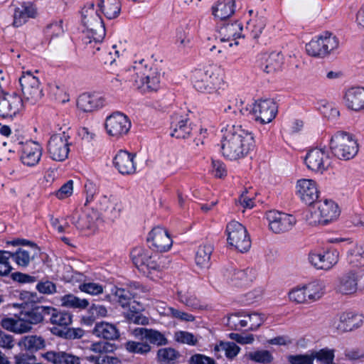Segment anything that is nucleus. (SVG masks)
I'll list each match as a JSON object with an SVG mask.
<instances>
[{
    "label": "nucleus",
    "mask_w": 364,
    "mask_h": 364,
    "mask_svg": "<svg viewBox=\"0 0 364 364\" xmlns=\"http://www.w3.org/2000/svg\"><path fill=\"white\" fill-rule=\"evenodd\" d=\"M221 149L223 156L230 161L243 159L253 151L254 136L241 125H227L221 130Z\"/></svg>",
    "instance_id": "obj_1"
},
{
    "label": "nucleus",
    "mask_w": 364,
    "mask_h": 364,
    "mask_svg": "<svg viewBox=\"0 0 364 364\" xmlns=\"http://www.w3.org/2000/svg\"><path fill=\"white\" fill-rule=\"evenodd\" d=\"M82 23L85 27V43L90 48L96 47L100 50V45L105 36V28L100 15L93 3H89L82 9Z\"/></svg>",
    "instance_id": "obj_2"
},
{
    "label": "nucleus",
    "mask_w": 364,
    "mask_h": 364,
    "mask_svg": "<svg viewBox=\"0 0 364 364\" xmlns=\"http://www.w3.org/2000/svg\"><path fill=\"white\" fill-rule=\"evenodd\" d=\"M133 80L144 92L156 91L159 87L160 73L156 65L150 60H142L133 67Z\"/></svg>",
    "instance_id": "obj_3"
},
{
    "label": "nucleus",
    "mask_w": 364,
    "mask_h": 364,
    "mask_svg": "<svg viewBox=\"0 0 364 364\" xmlns=\"http://www.w3.org/2000/svg\"><path fill=\"white\" fill-rule=\"evenodd\" d=\"M329 146L332 154L340 160L353 159L358 152V144L355 136L345 131H338L332 135Z\"/></svg>",
    "instance_id": "obj_4"
},
{
    "label": "nucleus",
    "mask_w": 364,
    "mask_h": 364,
    "mask_svg": "<svg viewBox=\"0 0 364 364\" xmlns=\"http://www.w3.org/2000/svg\"><path fill=\"white\" fill-rule=\"evenodd\" d=\"M131 256L134 265L148 277L151 279L159 277L160 265L157 262L156 254L150 250L137 247L132 250Z\"/></svg>",
    "instance_id": "obj_5"
},
{
    "label": "nucleus",
    "mask_w": 364,
    "mask_h": 364,
    "mask_svg": "<svg viewBox=\"0 0 364 364\" xmlns=\"http://www.w3.org/2000/svg\"><path fill=\"white\" fill-rule=\"evenodd\" d=\"M339 210L337 204L332 200L316 201L309 208V214L306 216L309 223L312 225L326 224L338 218Z\"/></svg>",
    "instance_id": "obj_6"
},
{
    "label": "nucleus",
    "mask_w": 364,
    "mask_h": 364,
    "mask_svg": "<svg viewBox=\"0 0 364 364\" xmlns=\"http://www.w3.org/2000/svg\"><path fill=\"white\" fill-rule=\"evenodd\" d=\"M228 243L240 252H247L251 247V241L246 228L240 223L231 221L226 227Z\"/></svg>",
    "instance_id": "obj_7"
},
{
    "label": "nucleus",
    "mask_w": 364,
    "mask_h": 364,
    "mask_svg": "<svg viewBox=\"0 0 364 364\" xmlns=\"http://www.w3.org/2000/svg\"><path fill=\"white\" fill-rule=\"evenodd\" d=\"M70 136L65 132L53 134L47 146L49 157L55 161H63L68 157L70 151Z\"/></svg>",
    "instance_id": "obj_8"
},
{
    "label": "nucleus",
    "mask_w": 364,
    "mask_h": 364,
    "mask_svg": "<svg viewBox=\"0 0 364 364\" xmlns=\"http://www.w3.org/2000/svg\"><path fill=\"white\" fill-rule=\"evenodd\" d=\"M242 26L237 23H226L220 27L217 40L219 42H225L233 38L234 43H229L227 46H223L224 50L236 49L238 46L245 43V35L242 33Z\"/></svg>",
    "instance_id": "obj_9"
},
{
    "label": "nucleus",
    "mask_w": 364,
    "mask_h": 364,
    "mask_svg": "<svg viewBox=\"0 0 364 364\" xmlns=\"http://www.w3.org/2000/svg\"><path fill=\"white\" fill-rule=\"evenodd\" d=\"M359 273L355 269L344 272L337 277L335 291L342 296H353L358 291Z\"/></svg>",
    "instance_id": "obj_10"
},
{
    "label": "nucleus",
    "mask_w": 364,
    "mask_h": 364,
    "mask_svg": "<svg viewBox=\"0 0 364 364\" xmlns=\"http://www.w3.org/2000/svg\"><path fill=\"white\" fill-rule=\"evenodd\" d=\"M266 218L269 230L276 234L291 230L296 223V220L293 215L276 210L268 211Z\"/></svg>",
    "instance_id": "obj_11"
},
{
    "label": "nucleus",
    "mask_w": 364,
    "mask_h": 364,
    "mask_svg": "<svg viewBox=\"0 0 364 364\" xmlns=\"http://www.w3.org/2000/svg\"><path fill=\"white\" fill-rule=\"evenodd\" d=\"M105 127L109 136L119 138L128 133L131 122L126 115L117 112L107 117Z\"/></svg>",
    "instance_id": "obj_12"
},
{
    "label": "nucleus",
    "mask_w": 364,
    "mask_h": 364,
    "mask_svg": "<svg viewBox=\"0 0 364 364\" xmlns=\"http://www.w3.org/2000/svg\"><path fill=\"white\" fill-rule=\"evenodd\" d=\"M24 100L31 104L36 103L42 97V89L37 77L31 72L25 73L19 79Z\"/></svg>",
    "instance_id": "obj_13"
},
{
    "label": "nucleus",
    "mask_w": 364,
    "mask_h": 364,
    "mask_svg": "<svg viewBox=\"0 0 364 364\" xmlns=\"http://www.w3.org/2000/svg\"><path fill=\"white\" fill-rule=\"evenodd\" d=\"M277 107L272 100L256 101L252 107V114L262 124L271 122L276 117Z\"/></svg>",
    "instance_id": "obj_14"
},
{
    "label": "nucleus",
    "mask_w": 364,
    "mask_h": 364,
    "mask_svg": "<svg viewBox=\"0 0 364 364\" xmlns=\"http://www.w3.org/2000/svg\"><path fill=\"white\" fill-rule=\"evenodd\" d=\"M21 98L15 93L5 92L0 96V117L11 118L22 106Z\"/></svg>",
    "instance_id": "obj_15"
},
{
    "label": "nucleus",
    "mask_w": 364,
    "mask_h": 364,
    "mask_svg": "<svg viewBox=\"0 0 364 364\" xmlns=\"http://www.w3.org/2000/svg\"><path fill=\"white\" fill-rule=\"evenodd\" d=\"M135 157L134 153L119 150L113 159L114 166L122 175H133L136 171Z\"/></svg>",
    "instance_id": "obj_16"
},
{
    "label": "nucleus",
    "mask_w": 364,
    "mask_h": 364,
    "mask_svg": "<svg viewBox=\"0 0 364 364\" xmlns=\"http://www.w3.org/2000/svg\"><path fill=\"white\" fill-rule=\"evenodd\" d=\"M304 161L307 168L314 172L322 173L329 165L328 154L321 149L310 150Z\"/></svg>",
    "instance_id": "obj_17"
},
{
    "label": "nucleus",
    "mask_w": 364,
    "mask_h": 364,
    "mask_svg": "<svg viewBox=\"0 0 364 364\" xmlns=\"http://www.w3.org/2000/svg\"><path fill=\"white\" fill-rule=\"evenodd\" d=\"M363 324V316L353 311H343L338 315L334 325L341 332H348L358 328Z\"/></svg>",
    "instance_id": "obj_18"
},
{
    "label": "nucleus",
    "mask_w": 364,
    "mask_h": 364,
    "mask_svg": "<svg viewBox=\"0 0 364 364\" xmlns=\"http://www.w3.org/2000/svg\"><path fill=\"white\" fill-rule=\"evenodd\" d=\"M147 241L151 244L156 251L161 252L168 250L173 242L168 231L161 227L152 229L149 234Z\"/></svg>",
    "instance_id": "obj_19"
},
{
    "label": "nucleus",
    "mask_w": 364,
    "mask_h": 364,
    "mask_svg": "<svg viewBox=\"0 0 364 364\" xmlns=\"http://www.w3.org/2000/svg\"><path fill=\"white\" fill-rule=\"evenodd\" d=\"M41 146L33 141H26L22 146L21 160L27 166H34L38 164L42 156Z\"/></svg>",
    "instance_id": "obj_20"
},
{
    "label": "nucleus",
    "mask_w": 364,
    "mask_h": 364,
    "mask_svg": "<svg viewBox=\"0 0 364 364\" xmlns=\"http://www.w3.org/2000/svg\"><path fill=\"white\" fill-rule=\"evenodd\" d=\"M205 74L211 82L213 95H220L227 87L225 74L220 66L212 65L205 70Z\"/></svg>",
    "instance_id": "obj_21"
},
{
    "label": "nucleus",
    "mask_w": 364,
    "mask_h": 364,
    "mask_svg": "<svg viewBox=\"0 0 364 364\" xmlns=\"http://www.w3.org/2000/svg\"><path fill=\"white\" fill-rule=\"evenodd\" d=\"M103 223L101 214L95 209H92L85 215L80 217L74 222L76 228L81 230H90L95 232L99 228V225Z\"/></svg>",
    "instance_id": "obj_22"
},
{
    "label": "nucleus",
    "mask_w": 364,
    "mask_h": 364,
    "mask_svg": "<svg viewBox=\"0 0 364 364\" xmlns=\"http://www.w3.org/2000/svg\"><path fill=\"white\" fill-rule=\"evenodd\" d=\"M297 192L301 199L310 206L318 198V191L316 183L311 179H301L297 181Z\"/></svg>",
    "instance_id": "obj_23"
},
{
    "label": "nucleus",
    "mask_w": 364,
    "mask_h": 364,
    "mask_svg": "<svg viewBox=\"0 0 364 364\" xmlns=\"http://www.w3.org/2000/svg\"><path fill=\"white\" fill-rule=\"evenodd\" d=\"M309 261L317 269L323 270H328L337 263V259L330 252H311L309 255Z\"/></svg>",
    "instance_id": "obj_24"
},
{
    "label": "nucleus",
    "mask_w": 364,
    "mask_h": 364,
    "mask_svg": "<svg viewBox=\"0 0 364 364\" xmlns=\"http://www.w3.org/2000/svg\"><path fill=\"white\" fill-rule=\"evenodd\" d=\"M132 334L136 338L149 341L150 343L163 346L167 343V339L161 332L146 328H136L133 330Z\"/></svg>",
    "instance_id": "obj_25"
},
{
    "label": "nucleus",
    "mask_w": 364,
    "mask_h": 364,
    "mask_svg": "<svg viewBox=\"0 0 364 364\" xmlns=\"http://www.w3.org/2000/svg\"><path fill=\"white\" fill-rule=\"evenodd\" d=\"M347 107L353 110L364 109V88L351 87L348 89L344 97Z\"/></svg>",
    "instance_id": "obj_26"
},
{
    "label": "nucleus",
    "mask_w": 364,
    "mask_h": 364,
    "mask_svg": "<svg viewBox=\"0 0 364 364\" xmlns=\"http://www.w3.org/2000/svg\"><path fill=\"white\" fill-rule=\"evenodd\" d=\"M338 241H346L349 245H351L350 248L346 253L347 262L353 267H364V247L353 243L349 239L340 238L337 239Z\"/></svg>",
    "instance_id": "obj_27"
},
{
    "label": "nucleus",
    "mask_w": 364,
    "mask_h": 364,
    "mask_svg": "<svg viewBox=\"0 0 364 364\" xmlns=\"http://www.w3.org/2000/svg\"><path fill=\"white\" fill-rule=\"evenodd\" d=\"M18 346L25 351L33 354L46 348V343L45 339L37 335H28L22 337Z\"/></svg>",
    "instance_id": "obj_28"
},
{
    "label": "nucleus",
    "mask_w": 364,
    "mask_h": 364,
    "mask_svg": "<svg viewBox=\"0 0 364 364\" xmlns=\"http://www.w3.org/2000/svg\"><path fill=\"white\" fill-rule=\"evenodd\" d=\"M41 356L53 364H80V358L65 351H48Z\"/></svg>",
    "instance_id": "obj_29"
},
{
    "label": "nucleus",
    "mask_w": 364,
    "mask_h": 364,
    "mask_svg": "<svg viewBox=\"0 0 364 364\" xmlns=\"http://www.w3.org/2000/svg\"><path fill=\"white\" fill-rule=\"evenodd\" d=\"M92 333L97 337L105 340H115L119 337V332L116 326L105 321L97 323L92 330Z\"/></svg>",
    "instance_id": "obj_30"
},
{
    "label": "nucleus",
    "mask_w": 364,
    "mask_h": 364,
    "mask_svg": "<svg viewBox=\"0 0 364 364\" xmlns=\"http://www.w3.org/2000/svg\"><path fill=\"white\" fill-rule=\"evenodd\" d=\"M234 6V0H220L212 6V14L215 18L223 21L233 15Z\"/></svg>",
    "instance_id": "obj_31"
},
{
    "label": "nucleus",
    "mask_w": 364,
    "mask_h": 364,
    "mask_svg": "<svg viewBox=\"0 0 364 364\" xmlns=\"http://www.w3.org/2000/svg\"><path fill=\"white\" fill-rule=\"evenodd\" d=\"M104 99L96 95L84 93L77 102V107L83 112H91L103 105Z\"/></svg>",
    "instance_id": "obj_32"
},
{
    "label": "nucleus",
    "mask_w": 364,
    "mask_h": 364,
    "mask_svg": "<svg viewBox=\"0 0 364 364\" xmlns=\"http://www.w3.org/2000/svg\"><path fill=\"white\" fill-rule=\"evenodd\" d=\"M36 10L30 4H23L21 6L15 9L14 14L13 26L19 27L26 23L29 18H34Z\"/></svg>",
    "instance_id": "obj_33"
},
{
    "label": "nucleus",
    "mask_w": 364,
    "mask_h": 364,
    "mask_svg": "<svg viewBox=\"0 0 364 364\" xmlns=\"http://www.w3.org/2000/svg\"><path fill=\"white\" fill-rule=\"evenodd\" d=\"M50 306H36L28 311H21L23 317L27 319L31 326L42 322L49 314Z\"/></svg>",
    "instance_id": "obj_34"
},
{
    "label": "nucleus",
    "mask_w": 364,
    "mask_h": 364,
    "mask_svg": "<svg viewBox=\"0 0 364 364\" xmlns=\"http://www.w3.org/2000/svg\"><path fill=\"white\" fill-rule=\"evenodd\" d=\"M97 6L102 13L109 19L117 18L121 11L119 0H98Z\"/></svg>",
    "instance_id": "obj_35"
},
{
    "label": "nucleus",
    "mask_w": 364,
    "mask_h": 364,
    "mask_svg": "<svg viewBox=\"0 0 364 364\" xmlns=\"http://www.w3.org/2000/svg\"><path fill=\"white\" fill-rule=\"evenodd\" d=\"M213 247L210 244L200 245L196 252L195 262L200 269L208 268L210 264V256Z\"/></svg>",
    "instance_id": "obj_36"
},
{
    "label": "nucleus",
    "mask_w": 364,
    "mask_h": 364,
    "mask_svg": "<svg viewBox=\"0 0 364 364\" xmlns=\"http://www.w3.org/2000/svg\"><path fill=\"white\" fill-rule=\"evenodd\" d=\"M304 286L308 300L316 301L325 294V284L321 281H314Z\"/></svg>",
    "instance_id": "obj_37"
},
{
    "label": "nucleus",
    "mask_w": 364,
    "mask_h": 364,
    "mask_svg": "<svg viewBox=\"0 0 364 364\" xmlns=\"http://www.w3.org/2000/svg\"><path fill=\"white\" fill-rule=\"evenodd\" d=\"M39 250L35 245L31 251L20 248L16 252L12 253L11 257H13L19 266H27L31 259H34L38 254Z\"/></svg>",
    "instance_id": "obj_38"
},
{
    "label": "nucleus",
    "mask_w": 364,
    "mask_h": 364,
    "mask_svg": "<svg viewBox=\"0 0 364 364\" xmlns=\"http://www.w3.org/2000/svg\"><path fill=\"white\" fill-rule=\"evenodd\" d=\"M265 26V18L258 12H256L255 16L247 22V28L250 31L254 38L259 37Z\"/></svg>",
    "instance_id": "obj_39"
},
{
    "label": "nucleus",
    "mask_w": 364,
    "mask_h": 364,
    "mask_svg": "<svg viewBox=\"0 0 364 364\" xmlns=\"http://www.w3.org/2000/svg\"><path fill=\"white\" fill-rule=\"evenodd\" d=\"M306 50L309 55L314 57L323 58L330 53L328 49H326L319 36L306 45Z\"/></svg>",
    "instance_id": "obj_40"
},
{
    "label": "nucleus",
    "mask_w": 364,
    "mask_h": 364,
    "mask_svg": "<svg viewBox=\"0 0 364 364\" xmlns=\"http://www.w3.org/2000/svg\"><path fill=\"white\" fill-rule=\"evenodd\" d=\"M48 316L51 323L59 326H68L72 323V316L65 311H59L57 309L50 307Z\"/></svg>",
    "instance_id": "obj_41"
},
{
    "label": "nucleus",
    "mask_w": 364,
    "mask_h": 364,
    "mask_svg": "<svg viewBox=\"0 0 364 364\" xmlns=\"http://www.w3.org/2000/svg\"><path fill=\"white\" fill-rule=\"evenodd\" d=\"M97 203L101 210L109 214L112 213L117 206V200L112 195H99L97 196Z\"/></svg>",
    "instance_id": "obj_42"
},
{
    "label": "nucleus",
    "mask_w": 364,
    "mask_h": 364,
    "mask_svg": "<svg viewBox=\"0 0 364 364\" xmlns=\"http://www.w3.org/2000/svg\"><path fill=\"white\" fill-rule=\"evenodd\" d=\"M61 301L63 306L70 308L85 309L89 304L87 299H81L73 294L64 296Z\"/></svg>",
    "instance_id": "obj_43"
},
{
    "label": "nucleus",
    "mask_w": 364,
    "mask_h": 364,
    "mask_svg": "<svg viewBox=\"0 0 364 364\" xmlns=\"http://www.w3.org/2000/svg\"><path fill=\"white\" fill-rule=\"evenodd\" d=\"M312 362L316 359L323 364H330L334 358V350L328 348H323L319 350L312 351L311 353Z\"/></svg>",
    "instance_id": "obj_44"
},
{
    "label": "nucleus",
    "mask_w": 364,
    "mask_h": 364,
    "mask_svg": "<svg viewBox=\"0 0 364 364\" xmlns=\"http://www.w3.org/2000/svg\"><path fill=\"white\" fill-rule=\"evenodd\" d=\"M247 356L255 362L263 364L270 363L273 360L271 353L266 350L250 352Z\"/></svg>",
    "instance_id": "obj_45"
},
{
    "label": "nucleus",
    "mask_w": 364,
    "mask_h": 364,
    "mask_svg": "<svg viewBox=\"0 0 364 364\" xmlns=\"http://www.w3.org/2000/svg\"><path fill=\"white\" fill-rule=\"evenodd\" d=\"M323 44L325 45L326 49L329 53L336 49L338 46V40L336 36L329 31H325L319 35Z\"/></svg>",
    "instance_id": "obj_46"
},
{
    "label": "nucleus",
    "mask_w": 364,
    "mask_h": 364,
    "mask_svg": "<svg viewBox=\"0 0 364 364\" xmlns=\"http://www.w3.org/2000/svg\"><path fill=\"white\" fill-rule=\"evenodd\" d=\"M210 80L206 75L205 71L203 76L194 81V87L199 92L213 95V90Z\"/></svg>",
    "instance_id": "obj_47"
},
{
    "label": "nucleus",
    "mask_w": 364,
    "mask_h": 364,
    "mask_svg": "<svg viewBox=\"0 0 364 364\" xmlns=\"http://www.w3.org/2000/svg\"><path fill=\"white\" fill-rule=\"evenodd\" d=\"M283 62V55L281 53H272L267 60L265 71L269 73L278 70Z\"/></svg>",
    "instance_id": "obj_48"
},
{
    "label": "nucleus",
    "mask_w": 364,
    "mask_h": 364,
    "mask_svg": "<svg viewBox=\"0 0 364 364\" xmlns=\"http://www.w3.org/2000/svg\"><path fill=\"white\" fill-rule=\"evenodd\" d=\"M289 298L291 301L297 304L306 303L309 301L304 286L297 287L291 289L289 293Z\"/></svg>",
    "instance_id": "obj_49"
},
{
    "label": "nucleus",
    "mask_w": 364,
    "mask_h": 364,
    "mask_svg": "<svg viewBox=\"0 0 364 364\" xmlns=\"http://www.w3.org/2000/svg\"><path fill=\"white\" fill-rule=\"evenodd\" d=\"M250 279L248 270H237L235 271L230 278V282L232 286L240 287L247 282Z\"/></svg>",
    "instance_id": "obj_50"
},
{
    "label": "nucleus",
    "mask_w": 364,
    "mask_h": 364,
    "mask_svg": "<svg viewBox=\"0 0 364 364\" xmlns=\"http://www.w3.org/2000/svg\"><path fill=\"white\" fill-rule=\"evenodd\" d=\"M126 349L130 352L138 354H146L151 350V347L147 343L128 341L125 344Z\"/></svg>",
    "instance_id": "obj_51"
},
{
    "label": "nucleus",
    "mask_w": 364,
    "mask_h": 364,
    "mask_svg": "<svg viewBox=\"0 0 364 364\" xmlns=\"http://www.w3.org/2000/svg\"><path fill=\"white\" fill-rule=\"evenodd\" d=\"M215 350H224L226 356L229 358L235 357L240 351V348L235 343L221 342L220 346L215 348Z\"/></svg>",
    "instance_id": "obj_52"
},
{
    "label": "nucleus",
    "mask_w": 364,
    "mask_h": 364,
    "mask_svg": "<svg viewBox=\"0 0 364 364\" xmlns=\"http://www.w3.org/2000/svg\"><path fill=\"white\" fill-rule=\"evenodd\" d=\"M188 119H182L176 125L173 132L171 134L173 136L178 139H185L190 134L191 128L187 126Z\"/></svg>",
    "instance_id": "obj_53"
},
{
    "label": "nucleus",
    "mask_w": 364,
    "mask_h": 364,
    "mask_svg": "<svg viewBox=\"0 0 364 364\" xmlns=\"http://www.w3.org/2000/svg\"><path fill=\"white\" fill-rule=\"evenodd\" d=\"M32 326L29 322L23 317L21 312L18 318L16 319L14 326V333L23 334L31 331Z\"/></svg>",
    "instance_id": "obj_54"
},
{
    "label": "nucleus",
    "mask_w": 364,
    "mask_h": 364,
    "mask_svg": "<svg viewBox=\"0 0 364 364\" xmlns=\"http://www.w3.org/2000/svg\"><path fill=\"white\" fill-rule=\"evenodd\" d=\"M114 296L117 301L123 307L129 306L133 295L129 290L124 289H117L115 291Z\"/></svg>",
    "instance_id": "obj_55"
},
{
    "label": "nucleus",
    "mask_w": 364,
    "mask_h": 364,
    "mask_svg": "<svg viewBox=\"0 0 364 364\" xmlns=\"http://www.w3.org/2000/svg\"><path fill=\"white\" fill-rule=\"evenodd\" d=\"M113 346L111 343L105 341L92 343L90 347L91 351L100 354L99 355L112 352L113 351Z\"/></svg>",
    "instance_id": "obj_56"
},
{
    "label": "nucleus",
    "mask_w": 364,
    "mask_h": 364,
    "mask_svg": "<svg viewBox=\"0 0 364 364\" xmlns=\"http://www.w3.org/2000/svg\"><path fill=\"white\" fill-rule=\"evenodd\" d=\"M11 255L10 252L0 251V275H6L11 272V267L9 259Z\"/></svg>",
    "instance_id": "obj_57"
},
{
    "label": "nucleus",
    "mask_w": 364,
    "mask_h": 364,
    "mask_svg": "<svg viewBox=\"0 0 364 364\" xmlns=\"http://www.w3.org/2000/svg\"><path fill=\"white\" fill-rule=\"evenodd\" d=\"M119 57V50L116 49V46H113L112 50L105 57L104 63L111 71H116V59Z\"/></svg>",
    "instance_id": "obj_58"
},
{
    "label": "nucleus",
    "mask_w": 364,
    "mask_h": 364,
    "mask_svg": "<svg viewBox=\"0 0 364 364\" xmlns=\"http://www.w3.org/2000/svg\"><path fill=\"white\" fill-rule=\"evenodd\" d=\"M14 360L15 364H35L37 358L34 354L26 351L15 355Z\"/></svg>",
    "instance_id": "obj_59"
},
{
    "label": "nucleus",
    "mask_w": 364,
    "mask_h": 364,
    "mask_svg": "<svg viewBox=\"0 0 364 364\" xmlns=\"http://www.w3.org/2000/svg\"><path fill=\"white\" fill-rule=\"evenodd\" d=\"M37 290L44 294H52L56 292L57 287L53 282L45 279L41 281L36 286Z\"/></svg>",
    "instance_id": "obj_60"
},
{
    "label": "nucleus",
    "mask_w": 364,
    "mask_h": 364,
    "mask_svg": "<svg viewBox=\"0 0 364 364\" xmlns=\"http://www.w3.org/2000/svg\"><path fill=\"white\" fill-rule=\"evenodd\" d=\"M178 355V353L171 348H162L158 351L159 358L162 361H166L168 363L175 360Z\"/></svg>",
    "instance_id": "obj_61"
},
{
    "label": "nucleus",
    "mask_w": 364,
    "mask_h": 364,
    "mask_svg": "<svg viewBox=\"0 0 364 364\" xmlns=\"http://www.w3.org/2000/svg\"><path fill=\"white\" fill-rule=\"evenodd\" d=\"M125 316L129 322L135 324L146 325L149 323V319L138 311H128Z\"/></svg>",
    "instance_id": "obj_62"
},
{
    "label": "nucleus",
    "mask_w": 364,
    "mask_h": 364,
    "mask_svg": "<svg viewBox=\"0 0 364 364\" xmlns=\"http://www.w3.org/2000/svg\"><path fill=\"white\" fill-rule=\"evenodd\" d=\"M80 289L82 291L86 292L92 295H97L102 293L103 291V288L101 285L92 282L84 283L82 284H80Z\"/></svg>",
    "instance_id": "obj_63"
},
{
    "label": "nucleus",
    "mask_w": 364,
    "mask_h": 364,
    "mask_svg": "<svg viewBox=\"0 0 364 364\" xmlns=\"http://www.w3.org/2000/svg\"><path fill=\"white\" fill-rule=\"evenodd\" d=\"M175 338L178 342L189 345H196L197 343V339L195 336L192 333L186 331L177 332L175 334Z\"/></svg>",
    "instance_id": "obj_64"
}]
</instances>
